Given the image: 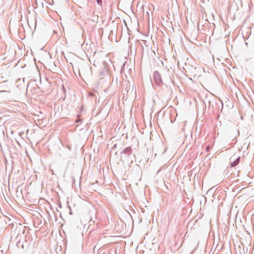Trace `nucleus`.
Here are the masks:
<instances>
[{"mask_svg": "<svg viewBox=\"0 0 254 254\" xmlns=\"http://www.w3.org/2000/svg\"><path fill=\"white\" fill-rule=\"evenodd\" d=\"M132 150L131 147H127L125 148L120 152L121 154V159L125 160L127 162L130 161L133 162L132 156L134 157V155L132 154Z\"/></svg>", "mask_w": 254, "mask_h": 254, "instance_id": "f257e3e1", "label": "nucleus"}, {"mask_svg": "<svg viewBox=\"0 0 254 254\" xmlns=\"http://www.w3.org/2000/svg\"><path fill=\"white\" fill-rule=\"evenodd\" d=\"M153 78L157 86L160 87L163 84L161 75L158 71H154L153 72Z\"/></svg>", "mask_w": 254, "mask_h": 254, "instance_id": "f03ea898", "label": "nucleus"}, {"mask_svg": "<svg viewBox=\"0 0 254 254\" xmlns=\"http://www.w3.org/2000/svg\"><path fill=\"white\" fill-rule=\"evenodd\" d=\"M240 157H237L235 160H234L233 162H231L230 166L231 167H234L236 166L240 162Z\"/></svg>", "mask_w": 254, "mask_h": 254, "instance_id": "7ed1b4c3", "label": "nucleus"}, {"mask_svg": "<svg viewBox=\"0 0 254 254\" xmlns=\"http://www.w3.org/2000/svg\"><path fill=\"white\" fill-rule=\"evenodd\" d=\"M126 89L127 90V91L129 90L130 89H131V91H132L133 89H134V85L133 84H130V82L129 81H127L126 84Z\"/></svg>", "mask_w": 254, "mask_h": 254, "instance_id": "20e7f679", "label": "nucleus"}, {"mask_svg": "<svg viewBox=\"0 0 254 254\" xmlns=\"http://www.w3.org/2000/svg\"><path fill=\"white\" fill-rule=\"evenodd\" d=\"M96 1L98 3V4H99V5H100L101 6H102V0H96Z\"/></svg>", "mask_w": 254, "mask_h": 254, "instance_id": "39448f33", "label": "nucleus"}, {"mask_svg": "<svg viewBox=\"0 0 254 254\" xmlns=\"http://www.w3.org/2000/svg\"><path fill=\"white\" fill-rule=\"evenodd\" d=\"M210 149V146L209 145H207L206 147V150L207 152H208L209 151Z\"/></svg>", "mask_w": 254, "mask_h": 254, "instance_id": "423d86ee", "label": "nucleus"}, {"mask_svg": "<svg viewBox=\"0 0 254 254\" xmlns=\"http://www.w3.org/2000/svg\"><path fill=\"white\" fill-rule=\"evenodd\" d=\"M63 92L64 94V97H65V92H66V89L64 88V86L63 85Z\"/></svg>", "mask_w": 254, "mask_h": 254, "instance_id": "0eeeda50", "label": "nucleus"}, {"mask_svg": "<svg viewBox=\"0 0 254 254\" xmlns=\"http://www.w3.org/2000/svg\"><path fill=\"white\" fill-rule=\"evenodd\" d=\"M23 81H25V78H23Z\"/></svg>", "mask_w": 254, "mask_h": 254, "instance_id": "6e6552de", "label": "nucleus"}, {"mask_svg": "<svg viewBox=\"0 0 254 254\" xmlns=\"http://www.w3.org/2000/svg\"><path fill=\"white\" fill-rule=\"evenodd\" d=\"M18 243H19V242H18L17 243H16V245H18Z\"/></svg>", "mask_w": 254, "mask_h": 254, "instance_id": "1a4fd4ad", "label": "nucleus"}, {"mask_svg": "<svg viewBox=\"0 0 254 254\" xmlns=\"http://www.w3.org/2000/svg\"><path fill=\"white\" fill-rule=\"evenodd\" d=\"M116 145H117L116 144H115V145H114V147H116Z\"/></svg>", "mask_w": 254, "mask_h": 254, "instance_id": "9d476101", "label": "nucleus"}]
</instances>
